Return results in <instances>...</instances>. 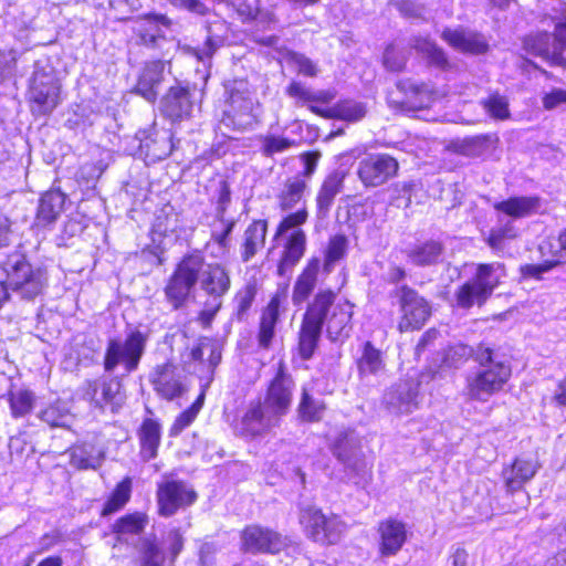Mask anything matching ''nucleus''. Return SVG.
<instances>
[{
  "label": "nucleus",
  "instance_id": "obj_1",
  "mask_svg": "<svg viewBox=\"0 0 566 566\" xmlns=\"http://www.w3.org/2000/svg\"><path fill=\"white\" fill-rule=\"evenodd\" d=\"M199 283L208 295L201 316L210 321L222 306V297L231 287L230 271L220 263H207L201 252L186 254L177 264L165 287V294L174 308L180 307L191 290Z\"/></svg>",
  "mask_w": 566,
  "mask_h": 566
},
{
  "label": "nucleus",
  "instance_id": "obj_2",
  "mask_svg": "<svg viewBox=\"0 0 566 566\" xmlns=\"http://www.w3.org/2000/svg\"><path fill=\"white\" fill-rule=\"evenodd\" d=\"M293 389V379L285 371L284 363L280 361L276 375L271 380L264 398L249 403L237 426L238 433L247 438H256L279 427L291 408Z\"/></svg>",
  "mask_w": 566,
  "mask_h": 566
},
{
  "label": "nucleus",
  "instance_id": "obj_3",
  "mask_svg": "<svg viewBox=\"0 0 566 566\" xmlns=\"http://www.w3.org/2000/svg\"><path fill=\"white\" fill-rule=\"evenodd\" d=\"M480 368L465 378L464 395L469 400L486 402L499 394L511 378V366L499 359L491 348L480 345L474 353Z\"/></svg>",
  "mask_w": 566,
  "mask_h": 566
},
{
  "label": "nucleus",
  "instance_id": "obj_4",
  "mask_svg": "<svg viewBox=\"0 0 566 566\" xmlns=\"http://www.w3.org/2000/svg\"><path fill=\"white\" fill-rule=\"evenodd\" d=\"M227 102L222 122L238 132L251 129L258 122L259 102L245 80H232L226 84Z\"/></svg>",
  "mask_w": 566,
  "mask_h": 566
},
{
  "label": "nucleus",
  "instance_id": "obj_5",
  "mask_svg": "<svg viewBox=\"0 0 566 566\" xmlns=\"http://www.w3.org/2000/svg\"><path fill=\"white\" fill-rule=\"evenodd\" d=\"M505 275L503 263L478 264L474 276L455 291L457 306L468 310L473 305H483Z\"/></svg>",
  "mask_w": 566,
  "mask_h": 566
},
{
  "label": "nucleus",
  "instance_id": "obj_6",
  "mask_svg": "<svg viewBox=\"0 0 566 566\" xmlns=\"http://www.w3.org/2000/svg\"><path fill=\"white\" fill-rule=\"evenodd\" d=\"M9 286L22 298L32 300L40 295L48 283L45 269L32 265L24 255L13 254L4 264Z\"/></svg>",
  "mask_w": 566,
  "mask_h": 566
},
{
  "label": "nucleus",
  "instance_id": "obj_7",
  "mask_svg": "<svg viewBox=\"0 0 566 566\" xmlns=\"http://www.w3.org/2000/svg\"><path fill=\"white\" fill-rule=\"evenodd\" d=\"M147 340L148 335L139 329L129 331L124 340L111 338L104 356L105 370L113 371L122 365L126 373L135 371L145 353Z\"/></svg>",
  "mask_w": 566,
  "mask_h": 566
},
{
  "label": "nucleus",
  "instance_id": "obj_8",
  "mask_svg": "<svg viewBox=\"0 0 566 566\" xmlns=\"http://www.w3.org/2000/svg\"><path fill=\"white\" fill-rule=\"evenodd\" d=\"M176 23L161 13H148L135 19L133 32L137 44L150 50L175 48Z\"/></svg>",
  "mask_w": 566,
  "mask_h": 566
},
{
  "label": "nucleus",
  "instance_id": "obj_9",
  "mask_svg": "<svg viewBox=\"0 0 566 566\" xmlns=\"http://www.w3.org/2000/svg\"><path fill=\"white\" fill-rule=\"evenodd\" d=\"M324 304V314L321 317V328L326 327V335L332 342H343L348 338L353 328V304L347 301L335 302L336 294L331 290L318 292L312 302Z\"/></svg>",
  "mask_w": 566,
  "mask_h": 566
},
{
  "label": "nucleus",
  "instance_id": "obj_10",
  "mask_svg": "<svg viewBox=\"0 0 566 566\" xmlns=\"http://www.w3.org/2000/svg\"><path fill=\"white\" fill-rule=\"evenodd\" d=\"M300 523L308 538L326 545L338 543L347 531L346 523L339 516L326 515L321 509L312 505L301 509Z\"/></svg>",
  "mask_w": 566,
  "mask_h": 566
},
{
  "label": "nucleus",
  "instance_id": "obj_11",
  "mask_svg": "<svg viewBox=\"0 0 566 566\" xmlns=\"http://www.w3.org/2000/svg\"><path fill=\"white\" fill-rule=\"evenodd\" d=\"M61 84L52 71L36 66L30 86L32 112L36 115H48L60 103Z\"/></svg>",
  "mask_w": 566,
  "mask_h": 566
},
{
  "label": "nucleus",
  "instance_id": "obj_12",
  "mask_svg": "<svg viewBox=\"0 0 566 566\" xmlns=\"http://www.w3.org/2000/svg\"><path fill=\"white\" fill-rule=\"evenodd\" d=\"M524 48L554 64L566 65V23L557 25L554 36L547 32L527 36Z\"/></svg>",
  "mask_w": 566,
  "mask_h": 566
},
{
  "label": "nucleus",
  "instance_id": "obj_13",
  "mask_svg": "<svg viewBox=\"0 0 566 566\" xmlns=\"http://www.w3.org/2000/svg\"><path fill=\"white\" fill-rule=\"evenodd\" d=\"M397 295L401 311V318L398 323L399 331L420 329L431 315L429 303L407 285H402Z\"/></svg>",
  "mask_w": 566,
  "mask_h": 566
},
{
  "label": "nucleus",
  "instance_id": "obj_14",
  "mask_svg": "<svg viewBox=\"0 0 566 566\" xmlns=\"http://www.w3.org/2000/svg\"><path fill=\"white\" fill-rule=\"evenodd\" d=\"M398 161L387 154H370L359 160L357 176L365 187H379L394 178Z\"/></svg>",
  "mask_w": 566,
  "mask_h": 566
},
{
  "label": "nucleus",
  "instance_id": "obj_15",
  "mask_svg": "<svg viewBox=\"0 0 566 566\" xmlns=\"http://www.w3.org/2000/svg\"><path fill=\"white\" fill-rule=\"evenodd\" d=\"M197 493L182 481H165L158 485L157 503L161 516H172L179 509L191 505Z\"/></svg>",
  "mask_w": 566,
  "mask_h": 566
},
{
  "label": "nucleus",
  "instance_id": "obj_16",
  "mask_svg": "<svg viewBox=\"0 0 566 566\" xmlns=\"http://www.w3.org/2000/svg\"><path fill=\"white\" fill-rule=\"evenodd\" d=\"M324 314L323 302H311L303 315L301 328L298 332V354L302 359L307 360L317 348L322 328L321 317Z\"/></svg>",
  "mask_w": 566,
  "mask_h": 566
},
{
  "label": "nucleus",
  "instance_id": "obj_17",
  "mask_svg": "<svg viewBox=\"0 0 566 566\" xmlns=\"http://www.w3.org/2000/svg\"><path fill=\"white\" fill-rule=\"evenodd\" d=\"M242 546L250 553L276 554L291 544L287 536L259 525L245 527L241 535Z\"/></svg>",
  "mask_w": 566,
  "mask_h": 566
},
{
  "label": "nucleus",
  "instance_id": "obj_18",
  "mask_svg": "<svg viewBox=\"0 0 566 566\" xmlns=\"http://www.w3.org/2000/svg\"><path fill=\"white\" fill-rule=\"evenodd\" d=\"M149 381L156 394L166 400L178 398L187 390L181 373L171 363L157 365L149 374Z\"/></svg>",
  "mask_w": 566,
  "mask_h": 566
},
{
  "label": "nucleus",
  "instance_id": "obj_19",
  "mask_svg": "<svg viewBox=\"0 0 566 566\" xmlns=\"http://www.w3.org/2000/svg\"><path fill=\"white\" fill-rule=\"evenodd\" d=\"M333 454L350 472L364 476L367 473V465L364 460L360 440L353 431L339 433L333 446Z\"/></svg>",
  "mask_w": 566,
  "mask_h": 566
},
{
  "label": "nucleus",
  "instance_id": "obj_20",
  "mask_svg": "<svg viewBox=\"0 0 566 566\" xmlns=\"http://www.w3.org/2000/svg\"><path fill=\"white\" fill-rule=\"evenodd\" d=\"M84 396L95 407L101 409L109 407L112 412H117L125 401L122 385L116 380L95 379L87 381Z\"/></svg>",
  "mask_w": 566,
  "mask_h": 566
},
{
  "label": "nucleus",
  "instance_id": "obj_21",
  "mask_svg": "<svg viewBox=\"0 0 566 566\" xmlns=\"http://www.w3.org/2000/svg\"><path fill=\"white\" fill-rule=\"evenodd\" d=\"M197 92L184 86H172L163 97L160 103L161 113L171 120L189 118L196 109Z\"/></svg>",
  "mask_w": 566,
  "mask_h": 566
},
{
  "label": "nucleus",
  "instance_id": "obj_22",
  "mask_svg": "<svg viewBox=\"0 0 566 566\" xmlns=\"http://www.w3.org/2000/svg\"><path fill=\"white\" fill-rule=\"evenodd\" d=\"M418 384L413 380H400L385 394L382 402L394 415H408L418 408Z\"/></svg>",
  "mask_w": 566,
  "mask_h": 566
},
{
  "label": "nucleus",
  "instance_id": "obj_23",
  "mask_svg": "<svg viewBox=\"0 0 566 566\" xmlns=\"http://www.w3.org/2000/svg\"><path fill=\"white\" fill-rule=\"evenodd\" d=\"M378 553L381 557L397 555L408 538L407 525L397 518L388 517L377 526Z\"/></svg>",
  "mask_w": 566,
  "mask_h": 566
},
{
  "label": "nucleus",
  "instance_id": "obj_24",
  "mask_svg": "<svg viewBox=\"0 0 566 566\" xmlns=\"http://www.w3.org/2000/svg\"><path fill=\"white\" fill-rule=\"evenodd\" d=\"M289 285L284 284L277 289L260 318L258 343L262 348H269L275 335V326L279 322L281 307L287 300Z\"/></svg>",
  "mask_w": 566,
  "mask_h": 566
},
{
  "label": "nucleus",
  "instance_id": "obj_25",
  "mask_svg": "<svg viewBox=\"0 0 566 566\" xmlns=\"http://www.w3.org/2000/svg\"><path fill=\"white\" fill-rule=\"evenodd\" d=\"M441 38L454 50L468 54H483L489 50V43L485 36L476 31L458 27L455 29L446 28Z\"/></svg>",
  "mask_w": 566,
  "mask_h": 566
},
{
  "label": "nucleus",
  "instance_id": "obj_26",
  "mask_svg": "<svg viewBox=\"0 0 566 566\" xmlns=\"http://www.w3.org/2000/svg\"><path fill=\"white\" fill-rule=\"evenodd\" d=\"M138 138L140 151L151 163L167 158L172 151L171 134L168 130L140 132Z\"/></svg>",
  "mask_w": 566,
  "mask_h": 566
},
{
  "label": "nucleus",
  "instance_id": "obj_27",
  "mask_svg": "<svg viewBox=\"0 0 566 566\" xmlns=\"http://www.w3.org/2000/svg\"><path fill=\"white\" fill-rule=\"evenodd\" d=\"M165 66L164 61H151L145 65L138 77L135 92L149 103H155L158 97L160 85L165 80Z\"/></svg>",
  "mask_w": 566,
  "mask_h": 566
},
{
  "label": "nucleus",
  "instance_id": "obj_28",
  "mask_svg": "<svg viewBox=\"0 0 566 566\" xmlns=\"http://www.w3.org/2000/svg\"><path fill=\"white\" fill-rule=\"evenodd\" d=\"M306 235L303 230H294L286 240L283 254L277 265V275L284 277L292 273L293 268L298 263L305 253Z\"/></svg>",
  "mask_w": 566,
  "mask_h": 566
},
{
  "label": "nucleus",
  "instance_id": "obj_29",
  "mask_svg": "<svg viewBox=\"0 0 566 566\" xmlns=\"http://www.w3.org/2000/svg\"><path fill=\"white\" fill-rule=\"evenodd\" d=\"M397 87L406 96V98L400 102L401 106L410 108L429 107L438 96V93L428 84H418L410 80L398 82Z\"/></svg>",
  "mask_w": 566,
  "mask_h": 566
},
{
  "label": "nucleus",
  "instance_id": "obj_30",
  "mask_svg": "<svg viewBox=\"0 0 566 566\" xmlns=\"http://www.w3.org/2000/svg\"><path fill=\"white\" fill-rule=\"evenodd\" d=\"M493 207L509 217L521 219L536 213L541 208V199L537 196L511 197L494 203Z\"/></svg>",
  "mask_w": 566,
  "mask_h": 566
},
{
  "label": "nucleus",
  "instance_id": "obj_31",
  "mask_svg": "<svg viewBox=\"0 0 566 566\" xmlns=\"http://www.w3.org/2000/svg\"><path fill=\"white\" fill-rule=\"evenodd\" d=\"M319 266V260L314 258L307 262L306 266L297 276L292 293V302L294 305H301L315 289Z\"/></svg>",
  "mask_w": 566,
  "mask_h": 566
},
{
  "label": "nucleus",
  "instance_id": "obj_32",
  "mask_svg": "<svg viewBox=\"0 0 566 566\" xmlns=\"http://www.w3.org/2000/svg\"><path fill=\"white\" fill-rule=\"evenodd\" d=\"M138 438L143 460L149 461L156 458L161 438V427L159 422L151 418L145 419L138 430Z\"/></svg>",
  "mask_w": 566,
  "mask_h": 566
},
{
  "label": "nucleus",
  "instance_id": "obj_33",
  "mask_svg": "<svg viewBox=\"0 0 566 566\" xmlns=\"http://www.w3.org/2000/svg\"><path fill=\"white\" fill-rule=\"evenodd\" d=\"M385 367L382 353L370 342H365L361 347V354L357 359L359 377L363 379L371 376L377 377L385 371Z\"/></svg>",
  "mask_w": 566,
  "mask_h": 566
},
{
  "label": "nucleus",
  "instance_id": "obj_34",
  "mask_svg": "<svg viewBox=\"0 0 566 566\" xmlns=\"http://www.w3.org/2000/svg\"><path fill=\"white\" fill-rule=\"evenodd\" d=\"M268 222L265 220H255L244 231L241 259L249 262L265 243Z\"/></svg>",
  "mask_w": 566,
  "mask_h": 566
},
{
  "label": "nucleus",
  "instance_id": "obj_35",
  "mask_svg": "<svg viewBox=\"0 0 566 566\" xmlns=\"http://www.w3.org/2000/svg\"><path fill=\"white\" fill-rule=\"evenodd\" d=\"M442 253V244L434 240L417 243L406 251L408 261L417 266H429L438 263Z\"/></svg>",
  "mask_w": 566,
  "mask_h": 566
},
{
  "label": "nucleus",
  "instance_id": "obj_36",
  "mask_svg": "<svg viewBox=\"0 0 566 566\" xmlns=\"http://www.w3.org/2000/svg\"><path fill=\"white\" fill-rule=\"evenodd\" d=\"M539 469V464L533 459L518 458L510 470L505 471L506 485L510 490L520 489L525 482L532 480Z\"/></svg>",
  "mask_w": 566,
  "mask_h": 566
},
{
  "label": "nucleus",
  "instance_id": "obj_37",
  "mask_svg": "<svg viewBox=\"0 0 566 566\" xmlns=\"http://www.w3.org/2000/svg\"><path fill=\"white\" fill-rule=\"evenodd\" d=\"M65 196L60 190L45 192L39 203L36 221L39 224H50L56 220L63 210Z\"/></svg>",
  "mask_w": 566,
  "mask_h": 566
},
{
  "label": "nucleus",
  "instance_id": "obj_38",
  "mask_svg": "<svg viewBox=\"0 0 566 566\" xmlns=\"http://www.w3.org/2000/svg\"><path fill=\"white\" fill-rule=\"evenodd\" d=\"M343 182L344 175L339 171H333L324 179L316 197L319 214L325 216L329 211L335 197L343 188Z\"/></svg>",
  "mask_w": 566,
  "mask_h": 566
},
{
  "label": "nucleus",
  "instance_id": "obj_39",
  "mask_svg": "<svg viewBox=\"0 0 566 566\" xmlns=\"http://www.w3.org/2000/svg\"><path fill=\"white\" fill-rule=\"evenodd\" d=\"M307 189V181L303 176H294L283 185L281 192L277 196L279 206L283 211L292 210L302 200L304 192Z\"/></svg>",
  "mask_w": 566,
  "mask_h": 566
},
{
  "label": "nucleus",
  "instance_id": "obj_40",
  "mask_svg": "<svg viewBox=\"0 0 566 566\" xmlns=\"http://www.w3.org/2000/svg\"><path fill=\"white\" fill-rule=\"evenodd\" d=\"M149 523V517L144 512L128 513L115 521L112 526L113 532L119 539L129 535H139Z\"/></svg>",
  "mask_w": 566,
  "mask_h": 566
},
{
  "label": "nucleus",
  "instance_id": "obj_41",
  "mask_svg": "<svg viewBox=\"0 0 566 566\" xmlns=\"http://www.w3.org/2000/svg\"><path fill=\"white\" fill-rule=\"evenodd\" d=\"M136 549L140 566L164 565L166 557L155 535L140 538Z\"/></svg>",
  "mask_w": 566,
  "mask_h": 566
},
{
  "label": "nucleus",
  "instance_id": "obj_42",
  "mask_svg": "<svg viewBox=\"0 0 566 566\" xmlns=\"http://www.w3.org/2000/svg\"><path fill=\"white\" fill-rule=\"evenodd\" d=\"M411 46L417 52L421 53L431 65L441 70H446L449 66L444 51L428 38H413L411 40Z\"/></svg>",
  "mask_w": 566,
  "mask_h": 566
},
{
  "label": "nucleus",
  "instance_id": "obj_43",
  "mask_svg": "<svg viewBox=\"0 0 566 566\" xmlns=\"http://www.w3.org/2000/svg\"><path fill=\"white\" fill-rule=\"evenodd\" d=\"M181 227L180 216L172 206H165L155 218L154 231L167 237L177 233Z\"/></svg>",
  "mask_w": 566,
  "mask_h": 566
},
{
  "label": "nucleus",
  "instance_id": "obj_44",
  "mask_svg": "<svg viewBox=\"0 0 566 566\" xmlns=\"http://www.w3.org/2000/svg\"><path fill=\"white\" fill-rule=\"evenodd\" d=\"M132 495V479L125 478L122 482H119L115 490L113 491L109 499L106 501L102 515H111L119 510H122L126 503L129 501Z\"/></svg>",
  "mask_w": 566,
  "mask_h": 566
},
{
  "label": "nucleus",
  "instance_id": "obj_45",
  "mask_svg": "<svg viewBox=\"0 0 566 566\" xmlns=\"http://www.w3.org/2000/svg\"><path fill=\"white\" fill-rule=\"evenodd\" d=\"M367 108L364 103L356 101H343L331 107L328 116L346 122H358L366 116Z\"/></svg>",
  "mask_w": 566,
  "mask_h": 566
},
{
  "label": "nucleus",
  "instance_id": "obj_46",
  "mask_svg": "<svg viewBox=\"0 0 566 566\" xmlns=\"http://www.w3.org/2000/svg\"><path fill=\"white\" fill-rule=\"evenodd\" d=\"M11 415L21 418L30 413L34 407L35 397L31 390L17 389L9 392Z\"/></svg>",
  "mask_w": 566,
  "mask_h": 566
},
{
  "label": "nucleus",
  "instance_id": "obj_47",
  "mask_svg": "<svg viewBox=\"0 0 566 566\" xmlns=\"http://www.w3.org/2000/svg\"><path fill=\"white\" fill-rule=\"evenodd\" d=\"M71 464L77 469H96L101 464V455L92 446H75L71 450Z\"/></svg>",
  "mask_w": 566,
  "mask_h": 566
},
{
  "label": "nucleus",
  "instance_id": "obj_48",
  "mask_svg": "<svg viewBox=\"0 0 566 566\" xmlns=\"http://www.w3.org/2000/svg\"><path fill=\"white\" fill-rule=\"evenodd\" d=\"M483 108L495 119H507L510 117L509 102L505 96L493 94L481 102Z\"/></svg>",
  "mask_w": 566,
  "mask_h": 566
},
{
  "label": "nucleus",
  "instance_id": "obj_49",
  "mask_svg": "<svg viewBox=\"0 0 566 566\" xmlns=\"http://www.w3.org/2000/svg\"><path fill=\"white\" fill-rule=\"evenodd\" d=\"M295 145L296 143L293 139L277 135H266L262 139L261 150L264 156L271 157L275 154L285 151Z\"/></svg>",
  "mask_w": 566,
  "mask_h": 566
},
{
  "label": "nucleus",
  "instance_id": "obj_50",
  "mask_svg": "<svg viewBox=\"0 0 566 566\" xmlns=\"http://www.w3.org/2000/svg\"><path fill=\"white\" fill-rule=\"evenodd\" d=\"M515 235L516 234L513 226L511 222H507L503 227L492 229L486 239V243L494 251V253L500 254L505 248V240L513 239Z\"/></svg>",
  "mask_w": 566,
  "mask_h": 566
},
{
  "label": "nucleus",
  "instance_id": "obj_51",
  "mask_svg": "<svg viewBox=\"0 0 566 566\" xmlns=\"http://www.w3.org/2000/svg\"><path fill=\"white\" fill-rule=\"evenodd\" d=\"M324 403L321 400L314 399L305 389L302 394V399L298 406L300 415L305 420H318L323 410Z\"/></svg>",
  "mask_w": 566,
  "mask_h": 566
},
{
  "label": "nucleus",
  "instance_id": "obj_52",
  "mask_svg": "<svg viewBox=\"0 0 566 566\" xmlns=\"http://www.w3.org/2000/svg\"><path fill=\"white\" fill-rule=\"evenodd\" d=\"M347 250V239L344 235H335L331 238L326 251L325 270L331 271V266L343 259Z\"/></svg>",
  "mask_w": 566,
  "mask_h": 566
},
{
  "label": "nucleus",
  "instance_id": "obj_53",
  "mask_svg": "<svg viewBox=\"0 0 566 566\" xmlns=\"http://www.w3.org/2000/svg\"><path fill=\"white\" fill-rule=\"evenodd\" d=\"M207 31L208 35L203 45L201 48L192 49L193 54L201 62L210 60L216 51L223 44V39L220 35L214 34L211 27H208Z\"/></svg>",
  "mask_w": 566,
  "mask_h": 566
},
{
  "label": "nucleus",
  "instance_id": "obj_54",
  "mask_svg": "<svg viewBox=\"0 0 566 566\" xmlns=\"http://www.w3.org/2000/svg\"><path fill=\"white\" fill-rule=\"evenodd\" d=\"M255 296L254 287L247 285L240 290L234 296L235 312L234 315L239 321H242L250 310Z\"/></svg>",
  "mask_w": 566,
  "mask_h": 566
},
{
  "label": "nucleus",
  "instance_id": "obj_55",
  "mask_svg": "<svg viewBox=\"0 0 566 566\" xmlns=\"http://www.w3.org/2000/svg\"><path fill=\"white\" fill-rule=\"evenodd\" d=\"M217 224L213 226L211 231V239L221 248L227 249L229 247V235L233 231L235 226L234 220L223 218V220H217Z\"/></svg>",
  "mask_w": 566,
  "mask_h": 566
},
{
  "label": "nucleus",
  "instance_id": "obj_56",
  "mask_svg": "<svg viewBox=\"0 0 566 566\" xmlns=\"http://www.w3.org/2000/svg\"><path fill=\"white\" fill-rule=\"evenodd\" d=\"M407 62V55L402 50L397 49L390 44L386 48L384 53V65L387 70L399 72L403 70Z\"/></svg>",
  "mask_w": 566,
  "mask_h": 566
},
{
  "label": "nucleus",
  "instance_id": "obj_57",
  "mask_svg": "<svg viewBox=\"0 0 566 566\" xmlns=\"http://www.w3.org/2000/svg\"><path fill=\"white\" fill-rule=\"evenodd\" d=\"M41 419L51 427H64L67 424L69 413L59 405H51L41 412Z\"/></svg>",
  "mask_w": 566,
  "mask_h": 566
},
{
  "label": "nucleus",
  "instance_id": "obj_58",
  "mask_svg": "<svg viewBox=\"0 0 566 566\" xmlns=\"http://www.w3.org/2000/svg\"><path fill=\"white\" fill-rule=\"evenodd\" d=\"M308 218V212L305 207L297 210L294 213L287 214L283 220L280 222L277 230H276V237L283 235L289 230L298 228L300 226L304 224Z\"/></svg>",
  "mask_w": 566,
  "mask_h": 566
},
{
  "label": "nucleus",
  "instance_id": "obj_59",
  "mask_svg": "<svg viewBox=\"0 0 566 566\" xmlns=\"http://www.w3.org/2000/svg\"><path fill=\"white\" fill-rule=\"evenodd\" d=\"M491 137L485 135L474 136L464 139L462 151L468 156H481L490 146Z\"/></svg>",
  "mask_w": 566,
  "mask_h": 566
},
{
  "label": "nucleus",
  "instance_id": "obj_60",
  "mask_svg": "<svg viewBox=\"0 0 566 566\" xmlns=\"http://www.w3.org/2000/svg\"><path fill=\"white\" fill-rule=\"evenodd\" d=\"M185 537L180 527L170 528L165 536V544L171 559H176L184 548Z\"/></svg>",
  "mask_w": 566,
  "mask_h": 566
},
{
  "label": "nucleus",
  "instance_id": "obj_61",
  "mask_svg": "<svg viewBox=\"0 0 566 566\" xmlns=\"http://www.w3.org/2000/svg\"><path fill=\"white\" fill-rule=\"evenodd\" d=\"M290 59L300 73L311 77L317 75L318 69L316 64L304 54L293 52L291 53Z\"/></svg>",
  "mask_w": 566,
  "mask_h": 566
},
{
  "label": "nucleus",
  "instance_id": "obj_62",
  "mask_svg": "<svg viewBox=\"0 0 566 566\" xmlns=\"http://www.w3.org/2000/svg\"><path fill=\"white\" fill-rule=\"evenodd\" d=\"M231 201V191L227 181L220 182L219 195L216 207V219L223 220L226 218V211Z\"/></svg>",
  "mask_w": 566,
  "mask_h": 566
},
{
  "label": "nucleus",
  "instance_id": "obj_63",
  "mask_svg": "<svg viewBox=\"0 0 566 566\" xmlns=\"http://www.w3.org/2000/svg\"><path fill=\"white\" fill-rule=\"evenodd\" d=\"M399 12L407 18L423 19L426 8L423 4L412 0H399L397 3Z\"/></svg>",
  "mask_w": 566,
  "mask_h": 566
},
{
  "label": "nucleus",
  "instance_id": "obj_64",
  "mask_svg": "<svg viewBox=\"0 0 566 566\" xmlns=\"http://www.w3.org/2000/svg\"><path fill=\"white\" fill-rule=\"evenodd\" d=\"M196 409L195 408H188L187 410L182 411L175 420L172 426L170 427L169 433L172 437H176L181 433L184 429H186L188 426L192 423V421L196 419Z\"/></svg>",
  "mask_w": 566,
  "mask_h": 566
}]
</instances>
